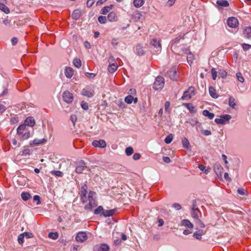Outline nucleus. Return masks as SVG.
I'll return each mask as SVG.
<instances>
[{
  "label": "nucleus",
  "instance_id": "f257e3e1",
  "mask_svg": "<svg viewBox=\"0 0 251 251\" xmlns=\"http://www.w3.org/2000/svg\"><path fill=\"white\" fill-rule=\"evenodd\" d=\"M87 201L89 203L84 206V209L86 210H91L93 207L97 206V203L95 200L96 193L93 191H90L87 195Z\"/></svg>",
  "mask_w": 251,
  "mask_h": 251
},
{
  "label": "nucleus",
  "instance_id": "f03ea898",
  "mask_svg": "<svg viewBox=\"0 0 251 251\" xmlns=\"http://www.w3.org/2000/svg\"><path fill=\"white\" fill-rule=\"evenodd\" d=\"M164 79L163 77L158 76L156 78L153 83V88L156 90H161L164 85Z\"/></svg>",
  "mask_w": 251,
  "mask_h": 251
},
{
  "label": "nucleus",
  "instance_id": "7ed1b4c3",
  "mask_svg": "<svg viewBox=\"0 0 251 251\" xmlns=\"http://www.w3.org/2000/svg\"><path fill=\"white\" fill-rule=\"evenodd\" d=\"M231 118V116L230 115H224L221 116L219 118H216L215 122L217 124L225 125L227 123Z\"/></svg>",
  "mask_w": 251,
  "mask_h": 251
},
{
  "label": "nucleus",
  "instance_id": "20e7f679",
  "mask_svg": "<svg viewBox=\"0 0 251 251\" xmlns=\"http://www.w3.org/2000/svg\"><path fill=\"white\" fill-rule=\"evenodd\" d=\"M151 48L155 52H160L161 50V45L160 41L156 39L153 38L151 42Z\"/></svg>",
  "mask_w": 251,
  "mask_h": 251
},
{
  "label": "nucleus",
  "instance_id": "39448f33",
  "mask_svg": "<svg viewBox=\"0 0 251 251\" xmlns=\"http://www.w3.org/2000/svg\"><path fill=\"white\" fill-rule=\"evenodd\" d=\"M194 89L193 87H189L185 91L181 97L182 100H188L194 95Z\"/></svg>",
  "mask_w": 251,
  "mask_h": 251
},
{
  "label": "nucleus",
  "instance_id": "423d86ee",
  "mask_svg": "<svg viewBox=\"0 0 251 251\" xmlns=\"http://www.w3.org/2000/svg\"><path fill=\"white\" fill-rule=\"evenodd\" d=\"M86 163L83 160L77 161L76 163L75 172L77 174H81L83 172L84 168H86Z\"/></svg>",
  "mask_w": 251,
  "mask_h": 251
},
{
  "label": "nucleus",
  "instance_id": "0eeeda50",
  "mask_svg": "<svg viewBox=\"0 0 251 251\" xmlns=\"http://www.w3.org/2000/svg\"><path fill=\"white\" fill-rule=\"evenodd\" d=\"M227 24L229 27L235 28L238 25L239 22L237 18L235 17H230L227 20Z\"/></svg>",
  "mask_w": 251,
  "mask_h": 251
},
{
  "label": "nucleus",
  "instance_id": "6e6552de",
  "mask_svg": "<svg viewBox=\"0 0 251 251\" xmlns=\"http://www.w3.org/2000/svg\"><path fill=\"white\" fill-rule=\"evenodd\" d=\"M87 186L86 184H84L81 187V200L83 203H85L87 202Z\"/></svg>",
  "mask_w": 251,
  "mask_h": 251
},
{
  "label": "nucleus",
  "instance_id": "1a4fd4ad",
  "mask_svg": "<svg viewBox=\"0 0 251 251\" xmlns=\"http://www.w3.org/2000/svg\"><path fill=\"white\" fill-rule=\"evenodd\" d=\"M63 98L64 100L66 102H67L68 103H70L73 101V99H74V97L72 93H71L69 91H66L64 92L63 93Z\"/></svg>",
  "mask_w": 251,
  "mask_h": 251
},
{
  "label": "nucleus",
  "instance_id": "9d476101",
  "mask_svg": "<svg viewBox=\"0 0 251 251\" xmlns=\"http://www.w3.org/2000/svg\"><path fill=\"white\" fill-rule=\"evenodd\" d=\"M109 247L106 244L97 245L94 247L93 251H108Z\"/></svg>",
  "mask_w": 251,
  "mask_h": 251
},
{
  "label": "nucleus",
  "instance_id": "9b49d317",
  "mask_svg": "<svg viewBox=\"0 0 251 251\" xmlns=\"http://www.w3.org/2000/svg\"><path fill=\"white\" fill-rule=\"evenodd\" d=\"M223 170V168L219 164H215L214 165V171L219 177H222Z\"/></svg>",
  "mask_w": 251,
  "mask_h": 251
},
{
  "label": "nucleus",
  "instance_id": "f8f14e48",
  "mask_svg": "<svg viewBox=\"0 0 251 251\" xmlns=\"http://www.w3.org/2000/svg\"><path fill=\"white\" fill-rule=\"evenodd\" d=\"M87 239V236L85 232H80L75 237V240L77 242H83Z\"/></svg>",
  "mask_w": 251,
  "mask_h": 251
},
{
  "label": "nucleus",
  "instance_id": "ddd939ff",
  "mask_svg": "<svg viewBox=\"0 0 251 251\" xmlns=\"http://www.w3.org/2000/svg\"><path fill=\"white\" fill-rule=\"evenodd\" d=\"M92 145L95 147L104 148L106 146V143L103 140H94L92 142Z\"/></svg>",
  "mask_w": 251,
  "mask_h": 251
},
{
  "label": "nucleus",
  "instance_id": "4468645a",
  "mask_svg": "<svg viewBox=\"0 0 251 251\" xmlns=\"http://www.w3.org/2000/svg\"><path fill=\"white\" fill-rule=\"evenodd\" d=\"M201 214L200 211L199 209L195 207V205H194L192 208V211H191V216L192 217L196 220L199 219V215Z\"/></svg>",
  "mask_w": 251,
  "mask_h": 251
},
{
  "label": "nucleus",
  "instance_id": "2eb2a0df",
  "mask_svg": "<svg viewBox=\"0 0 251 251\" xmlns=\"http://www.w3.org/2000/svg\"><path fill=\"white\" fill-rule=\"evenodd\" d=\"M176 70L175 68H171L168 72L167 75L172 80H176Z\"/></svg>",
  "mask_w": 251,
  "mask_h": 251
},
{
  "label": "nucleus",
  "instance_id": "dca6fc26",
  "mask_svg": "<svg viewBox=\"0 0 251 251\" xmlns=\"http://www.w3.org/2000/svg\"><path fill=\"white\" fill-rule=\"evenodd\" d=\"M81 94L84 96H86L88 98H91L93 96V92L89 90L88 87L84 88L81 92Z\"/></svg>",
  "mask_w": 251,
  "mask_h": 251
},
{
  "label": "nucleus",
  "instance_id": "f3484780",
  "mask_svg": "<svg viewBox=\"0 0 251 251\" xmlns=\"http://www.w3.org/2000/svg\"><path fill=\"white\" fill-rule=\"evenodd\" d=\"M205 231L203 230H199L198 231H195L193 235V236L198 240H201V239L202 236L204 235L205 233Z\"/></svg>",
  "mask_w": 251,
  "mask_h": 251
},
{
  "label": "nucleus",
  "instance_id": "a211bd4d",
  "mask_svg": "<svg viewBox=\"0 0 251 251\" xmlns=\"http://www.w3.org/2000/svg\"><path fill=\"white\" fill-rule=\"evenodd\" d=\"M74 71L71 67H66L65 70V74L67 78H71L74 75Z\"/></svg>",
  "mask_w": 251,
  "mask_h": 251
},
{
  "label": "nucleus",
  "instance_id": "6ab92c4d",
  "mask_svg": "<svg viewBox=\"0 0 251 251\" xmlns=\"http://www.w3.org/2000/svg\"><path fill=\"white\" fill-rule=\"evenodd\" d=\"M46 142H47V140L45 138H43L42 139H35L34 140H33L30 142V145H38L40 144L45 143H46Z\"/></svg>",
  "mask_w": 251,
  "mask_h": 251
},
{
  "label": "nucleus",
  "instance_id": "aec40b11",
  "mask_svg": "<svg viewBox=\"0 0 251 251\" xmlns=\"http://www.w3.org/2000/svg\"><path fill=\"white\" fill-rule=\"evenodd\" d=\"M244 35L247 38H251V27L248 26L244 29Z\"/></svg>",
  "mask_w": 251,
  "mask_h": 251
},
{
  "label": "nucleus",
  "instance_id": "412c9836",
  "mask_svg": "<svg viewBox=\"0 0 251 251\" xmlns=\"http://www.w3.org/2000/svg\"><path fill=\"white\" fill-rule=\"evenodd\" d=\"M118 68V65L116 63L110 64L108 67V71L110 73H113L115 72Z\"/></svg>",
  "mask_w": 251,
  "mask_h": 251
},
{
  "label": "nucleus",
  "instance_id": "4be33fe9",
  "mask_svg": "<svg viewBox=\"0 0 251 251\" xmlns=\"http://www.w3.org/2000/svg\"><path fill=\"white\" fill-rule=\"evenodd\" d=\"M218 7H227L229 5L228 1L226 0H218L216 2Z\"/></svg>",
  "mask_w": 251,
  "mask_h": 251
},
{
  "label": "nucleus",
  "instance_id": "5701e85b",
  "mask_svg": "<svg viewBox=\"0 0 251 251\" xmlns=\"http://www.w3.org/2000/svg\"><path fill=\"white\" fill-rule=\"evenodd\" d=\"M35 120L32 117H28L25 121V126L27 125L30 126H33L35 125Z\"/></svg>",
  "mask_w": 251,
  "mask_h": 251
},
{
  "label": "nucleus",
  "instance_id": "b1692460",
  "mask_svg": "<svg viewBox=\"0 0 251 251\" xmlns=\"http://www.w3.org/2000/svg\"><path fill=\"white\" fill-rule=\"evenodd\" d=\"M181 226L187 227L189 228L193 227V225L188 220H183L181 222Z\"/></svg>",
  "mask_w": 251,
  "mask_h": 251
},
{
  "label": "nucleus",
  "instance_id": "393cba45",
  "mask_svg": "<svg viewBox=\"0 0 251 251\" xmlns=\"http://www.w3.org/2000/svg\"><path fill=\"white\" fill-rule=\"evenodd\" d=\"M228 104L229 106L233 109H235L236 106V102L234 98L232 96H230L229 98Z\"/></svg>",
  "mask_w": 251,
  "mask_h": 251
},
{
  "label": "nucleus",
  "instance_id": "a878e982",
  "mask_svg": "<svg viewBox=\"0 0 251 251\" xmlns=\"http://www.w3.org/2000/svg\"><path fill=\"white\" fill-rule=\"evenodd\" d=\"M81 15V11L78 9L75 10L72 15V18L75 20H77Z\"/></svg>",
  "mask_w": 251,
  "mask_h": 251
},
{
  "label": "nucleus",
  "instance_id": "bb28decb",
  "mask_svg": "<svg viewBox=\"0 0 251 251\" xmlns=\"http://www.w3.org/2000/svg\"><path fill=\"white\" fill-rule=\"evenodd\" d=\"M107 19L110 22L116 21L117 20V16L115 13L111 12L109 13Z\"/></svg>",
  "mask_w": 251,
  "mask_h": 251
},
{
  "label": "nucleus",
  "instance_id": "cd10ccee",
  "mask_svg": "<svg viewBox=\"0 0 251 251\" xmlns=\"http://www.w3.org/2000/svg\"><path fill=\"white\" fill-rule=\"evenodd\" d=\"M136 51L138 55H143L144 54V50L143 46L139 44L136 46Z\"/></svg>",
  "mask_w": 251,
  "mask_h": 251
},
{
  "label": "nucleus",
  "instance_id": "c85d7f7f",
  "mask_svg": "<svg viewBox=\"0 0 251 251\" xmlns=\"http://www.w3.org/2000/svg\"><path fill=\"white\" fill-rule=\"evenodd\" d=\"M209 92L210 96L214 99H217L218 97V95L216 92V90L213 87H209Z\"/></svg>",
  "mask_w": 251,
  "mask_h": 251
},
{
  "label": "nucleus",
  "instance_id": "c756f323",
  "mask_svg": "<svg viewBox=\"0 0 251 251\" xmlns=\"http://www.w3.org/2000/svg\"><path fill=\"white\" fill-rule=\"evenodd\" d=\"M114 213V209L107 210L104 211V212L102 213V215L105 217H109L113 215Z\"/></svg>",
  "mask_w": 251,
  "mask_h": 251
},
{
  "label": "nucleus",
  "instance_id": "7c9ffc66",
  "mask_svg": "<svg viewBox=\"0 0 251 251\" xmlns=\"http://www.w3.org/2000/svg\"><path fill=\"white\" fill-rule=\"evenodd\" d=\"M21 196L22 200L25 201H27L31 198L30 194L28 192H22Z\"/></svg>",
  "mask_w": 251,
  "mask_h": 251
},
{
  "label": "nucleus",
  "instance_id": "2f4dec72",
  "mask_svg": "<svg viewBox=\"0 0 251 251\" xmlns=\"http://www.w3.org/2000/svg\"><path fill=\"white\" fill-rule=\"evenodd\" d=\"M145 2V0H134L133 4L136 7H140Z\"/></svg>",
  "mask_w": 251,
  "mask_h": 251
},
{
  "label": "nucleus",
  "instance_id": "473e14b6",
  "mask_svg": "<svg viewBox=\"0 0 251 251\" xmlns=\"http://www.w3.org/2000/svg\"><path fill=\"white\" fill-rule=\"evenodd\" d=\"M202 113L204 116L207 117L209 119H212L214 117V114L212 113H210L207 110L203 111Z\"/></svg>",
  "mask_w": 251,
  "mask_h": 251
},
{
  "label": "nucleus",
  "instance_id": "72a5a7b5",
  "mask_svg": "<svg viewBox=\"0 0 251 251\" xmlns=\"http://www.w3.org/2000/svg\"><path fill=\"white\" fill-rule=\"evenodd\" d=\"M142 17V14L138 11H136L134 13L133 15V19L135 22H137L140 20Z\"/></svg>",
  "mask_w": 251,
  "mask_h": 251
},
{
  "label": "nucleus",
  "instance_id": "f704fd0d",
  "mask_svg": "<svg viewBox=\"0 0 251 251\" xmlns=\"http://www.w3.org/2000/svg\"><path fill=\"white\" fill-rule=\"evenodd\" d=\"M74 65L77 68L81 66V61L79 58H75L73 60Z\"/></svg>",
  "mask_w": 251,
  "mask_h": 251
},
{
  "label": "nucleus",
  "instance_id": "c9c22d12",
  "mask_svg": "<svg viewBox=\"0 0 251 251\" xmlns=\"http://www.w3.org/2000/svg\"><path fill=\"white\" fill-rule=\"evenodd\" d=\"M25 129V126L24 125H20L17 129V133L19 135L23 134Z\"/></svg>",
  "mask_w": 251,
  "mask_h": 251
},
{
  "label": "nucleus",
  "instance_id": "e433bc0d",
  "mask_svg": "<svg viewBox=\"0 0 251 251\" xmlns=\"http://www.w3.org/2000/svg\"><path fill=\"white\" fill-rule=\"evenodd\" d=\"M188 109L190 111V112L192 113H194L196 112V110L193 105L191 103H186L185 104Z\"/></svg>",
  "mask_w": 251,
  "mask_h": 251
},
{
  "label": "nucleus",
  "instance_id": "4c0bfd02",
  "mask_svg": "<svg viewBox=\"0 0 251 251\" xmlns=\"http://www.w3.org/2000/svg\"><path fill=\"white\" fill-rule=\"evenodd\" d=\"M182 146L184 148H185L186 149L189 148L190 143H189L188 140L187 139H186V138H184L182 140Z\"/></svg>",
  "mask_w": 251,
  "mask_h": 251
},
{
  "label": "nucleus",
  "instance_id": "58836bf2",
  "mask_svg": "<svg viewBox=\"0 0 251 251\" xmlns=\"http://www.w3.org/2000/svg\"><path fill=\"white\" fill-rule=\"evenodd\" d=\"M0 10L3 11L6 14H8L10 12L9 8L2 3H0Z\"/></svg>",
  "mask_w": 251,
  "mask_h": 251
},
{
  "label": "nucleus",
  "instance_id": "ea45409f",
  "mask_svg": "<svg viewBox=\"0 0 251 251\" xmlns=\"http://www.w3.org/2000/svg\"><path fill=\"white\" fill-rule=\"evenodd\" d=\"M104 212V210L103 207L101 206H99L97 208H96L94 211V213L96 215H102V213Z\"/></svg>",
  "mask_w": 251,
  "mask_h": 251
},
{
  "label": "nucleus",
  "instance_id": "a19ab883",
  "mask_svg": "<svg viewBox=\"0 0 251 251\" xmlns=\"http://www.w3.org/2000/svg\"><path fill=\"white\" fill-rule=\"evenodd\" d=\"M198 168L205 174H207L210 172V169L209 168L205 169V167L202 165H199Z\"/></svg>",
  "mask_w": 251,
  "mask_h": 251
},
{
  "label": "nucleus",
  "instance_id": "79ce46f5",
  "mask_svg": "<svg viewBox=\"0 0 251 251\" xmlns=\"http://www.w3.org/2000/svg\"><path fill=\"white\" fill-rule=\"evenodd\" d=\"M173 138V135L170 134L165 138L164 141L166 144H170L172 141Z\"/></svg>",
  "mask_w": 251,
  "mask_h": 251
},
{
  "label": "nucleus",
  "instance_id": "37998d69",
  "mask_svg": "<svg viewBox=\"0 0 251 251\" xmlns=\"http://www.w3.org/2000/svg\"><path fill=\"white\" fill-rule=\"evenodd\" d=\"M125 152L127 156H130L133 153V149L131 147H127L126 149Z\"/></svg>",
  "mask_w": 251,
  "mask_h": 251
},
{
  "label": "nucleus",
  "instance_id": "c03bdc74",
  "mask_svg": "<svg viewBox=\"0 0 251 251\" xmlns=\"http://www.w3.org/2000/svg\"><path fill=\"white\" fill-rule=\"evenodd\" d=\"M125 102L128 104H131L133 100V97L131 95H128L125 98Z\"/></svg>",
  "mask_w": 251,
  "mask_h": 251
},
{
  "label": "nucleus",
  "instance_id": "a18cd8bd",
  "mask_svg": "<svg viewBox=\"0 0 251 251\" xmlns=\"http://www.w3.org/2000/svg\"><path fill=\"white\" fill-rule=\"evenodd\" d=\"M48 237L52 239H56L58 237V234L57 232H50Z\"/></svg>",
  "mask_w": 251,
  "mask_h": 251
},
{
  "label": "nucleus",
  "instance_id": "49530a36",
  "mask_svg": "<svg viewBox=\"0 0 251 251\" xmlns=\"http://www.w3.org/2000/svg\"><path fill=\"white\" fill-rule=\"evenodd\" d=\"M111 6H105L104 7L102 10H101V11H102V14H104V15H105L107 13H108L109 12V11L110 10V9H111Z\"/></svg>",
  "mask_w": 251,
  "mask_h": 251
},
{
  "label": "nucleus",
  "instance_id": "de8ad7c7",
  "mask_svg": "<svg viewBox=\"0 0 251 251\" xmlns=\"http://www.w3.org/2000/svg\"><path fill=\"white\" fill-rule=\"evenodd\" d=\"M50 173L52 175L59 177H62L63 175V173L60 171H52Z\"/></svg>",
  "mask_w": 251,
  "mask_h": 251
},
{
  "label": "nucleus",
  "instance_id": "09e8293b",
  "mask_svg": "<svg viewBox=\"0 0 251 251\" xmlns=\"http://www.w3.org/2000/svg\"><path fill=\"white\" fill-rule=\"evenodd\" d=\"M24 234L23 233L20 234L18 237V241L20 244H22L24 242Z\"/></svg>",
  "mask_w": 251,
  "mask_h": 251
},
{
  "label": "nucleus",
  "instance_id": "8fccbe9b",
  "mask_svg": "<svg viewBox=\"0 0 251 251\" xmlns=\"http://www.w3.org/2000/svg\"><path fill=\"white\" fill-rule=\"evenodd\" d=\"M194 59V56L192 53H189L187 56V62L189 64H191L192 63V60Z\"/></svg>",
  "mask_w": 251,
  "mask_h": 251
},
{
  "label": "nucleus",
  "instance_id": "3c124183",
  "mask_svg": "<svg viewBox=\"0 0 251 251\" xmlns=\"http://www.w3.org/2000/svg\"><path fill=\"white\" fill-rule=\"evenodd\" d=\"M98 21L100 24H105L106 21V17L100 16L98 18Z\"/></svg>",
  "mask_w": 251,
  "mask_h": 251
},
{
  "label": "nucleus",
  "instance_id": "603ef678",
  "mask_svg": "<svg viewBox=\"0 0 251 251\" xmlns=\"http://www.w3.org/2000/svg\"><path fill=\"white\" fill-rule=\"evenodd\" d=\"M33 201L34 202H36L37 205H39L41 203L40 198L39 196H38V195H35L33 197Z\"/></svg>",
  "mask_w": 251,
  "mask_h": 251
},
{
  "label": "nucleus",
  "instance_id": "864d4df0",
  "mask_svg": "<svg viewBox=\"0 0 251 251\" xmlns=\"http://www.w3.org/2000/svg\"><path fill=\"white\" fill-rule=\"evenodd\" d=\"M236 76L237 77L238 80L241 82H243L244 81V78L240 73H238L236 74Z\"/></svg>",
  "mask_w": 251,
  "mask_h": 251
},
{
  "label": "nucleus",
  "instance_id": "5fc2aeb1",
  "mask_svg": "<svg viewBox=\"0 0 251 251\" xmlns=\"http://www.w3.org/2000/svg\"><path fill=\"white\" fill-rule=\"evenodd\" d=\"M181 38H182V37L179 36L176 37V38H175L174 40H173L171 41L172 46H173L175 44L178 43Z\"/></svg>",
  "mask_w": 251,
  "mask_h": 251
},
{
  "label": "nucleus",
  "instance_id": "6e6d98bb",
  "mask_svg": "<svg viewBox=\"0 0 251 251\" xmlns=\"http://www.w3.org/2000/svg\"><path fill=\"white\" fill-rule=\"evenodd\" d=\"M196 224H198L201 227H204L205 225L199 219H198L195 220Z\"/></svg>",
  "mask_w": 251,
  "mask_h": 251
},
{
  "label": "nucleus",
  "instance_id": "4d7b16f0",
  "mask_svg": "<svg viewBox=\"0 0 251 251\" xmlns=\"http://www.w3.org/2000/svg\"><path fill=\"white\" fill-rule=\"evenodd\" d=\"M217 72L215 68L211 69V75L213 80H215L217 77Z\"/></svg>",
  "mask_w": 251,
  "mask_h": 251
},
{
  "label": "nucleus",
  "instance_id": "13d9d810",
  "mask_svg": "<svg viewBox=\"0 0 251 251\" xmlns=\"http://www.w3.org/2000/svg\"><path fill=\"white\" fill-rule=\"evenodd\" d=\"M24 236L26 238H30L33 237L34 235L32 233L25 232L23 233Z\"/></svg>",
  "mask_w": 251,
  "mask_h": 251
},
{
  "label": "nucleus",
  "instance_id": "bf43d9fd",
  "mask_svg": "<svg viewBox=\"0 0 251 251\" xmlns=\"http://www.w3.org/2000/svg\"><path fill=\"white\" fill-rule=\"evenodd\" d=\"M237 192L241 195H245L246 194L247 191L243 188H239L237 190Z\"/></svg>",
  "mask_w": 251,
  "mask_h": 251
},
{
  "label": "nucleus",
  "instance_id": "052dcab7",
  "mask_svg": "<svg viewBox=\"0 0 251 251\" xmlns=\"http://www.w3.org/2000/svg\"><path fill=\"white\" fill-rule=\"evenodd\" d=\"M201 132L205 136H209L211 134V132L209 130L201 129Z\"/></svg>",
  "mask_w": 251,
  "mask_h": 251
},
{
  "label": "nucleus",
  "instance_id": "680f3d73",
  "mask_svg": "<svg viewBox=\"0 0 251 251\" xmlns=\"http://www.w3.org/2000/svg\"><path fill=\"white\" fill-rule=\"evenodd\" d=\"M22 153H23V155H25V156H26L27 155H29L30 154V151L29 149H24L22 151Z\"/></svg>",
  "mask_w": 251,
  "mask_h": 251
},
{
  "label": "nucleus",
  "instance_id": "e2e57ef3",
  "mask_svg": "<svg viewBox=\"0 0 251 251\" xmlns=\"http://www.w3.org/2000/svg\"><path fill=\"white\" fill-rule=\"evenodd\" d=\"M30 137V133L29 131L25 132L23 134L22 138L23 140L27 139Z\"/></svg>",
  "mask_w": 251,
  "mask_h": 251
},
{
  "label": "nucleus",
  "instance_id": "0e129e2a",
  "mask_svg": "<svg viewBox=\"0 0 251 251\" xmlns=\"http://www.w3.org/2000/svg\"><path fill=\"white\" fill-rule=\"evenodd\" d=\"M242 47L245 50H248L251 48V45L244 43L242 44Z\"/></svg>",
  "mask_w": 251,
  "mask_h": 251
},
{
  "label": "nucleus",
  "instance_id": "69168bd1",
  "mask_svg": "<svg viewBox=\"0 0 251 251\" xmlns=\"http://www.w3.org/2000/svg\"><path fill=\"white\" fill-rule=\"evenodd\" d=\"M81 107L84 110H87L88 109V103L86 102L82 101L81 102Z\"/></svg>",
  "mask_w": 251,
  "mask_h": 251
},
{
  "label": "nucleus",
  "instance_id": "338daca9",
  "mask_svg": "<svg viewBox=\"0 0 251 251\" xmlns=\"http://www.w3.org/2000/svg\"><path fill=\"white\" fill-rule=\"evenodd\" d=\"M141 155L139 153H136L134 154L133 156V158L135 160H139L140 158Z\"/></svg>",
  "mask_w": 251,
  "mask_h": 251
},
{
  "label": "nucleus",
  "instance_id": "774afa93",
  "mask_svg": "<svg viewBox=\"0 0 251 251\" xmlns=\"http://www.w3.org/2000/svg\"><path fill=\"white\" fill-rule=\"evenodd\" d=\"M86 76H87L89 78H94L95 77L96 75L94 73H85Z\"/></svg>",
  "mask_w": 251,
  "mask_h": 251
}]
</instances>
